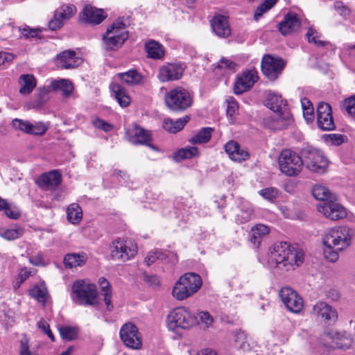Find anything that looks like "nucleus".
Instances as JSON below:
<instances>
[{"label":"nucleus","instance_id":"nucleus-39","mask_svg":"<svg viewBox=\"0 0 355 355\" xmlns=\"http://www.w3.org/2000/svg\"><path fill=\"white\" fill-rule=\"evenodd\" d=\"M169 256L176 257V255L172 252H168V254H166L161 250H156L150 251L145 257V262L148 266H150L155 263L156 260L164 261L166 258L169 257Z\"/></svg>","mask_w":355,"mask_h":355},{"label":"nucleus","instance_id":"nucleus-29","mask_svg":"<svg viewBox=\"0 0 355 355\" xmlns=\"http://www.w3.org/2000/svg\"><path fill=\"white\" fill-rule=\"evenodd\" d=\"M20 85L19 93L23 95L29 94L36 87L37 81L35 78L31 74H24L19 78Z\"/></svg>","mask_w":355,"mask_h":355},{"label":"nucleus","instance_id":"nucleus-53","mask_svg":"<svg viewBox=\"0 0 355 355\" xmlns=\"http://www.w3.org/2000/svg\"><path fill=\"white\" fill-rule=\"evenodd\" d=\"M92 125L96 128L102 130L104 132H110L113 129L112 125L100 118H96L94 119L92 121Z\"/></svg>","mask_w":355,"mask_h":355},{"label":"nucleus","instance_id":"nucleus-48","mask_svg":"<svg viewBox=\"0 0 355 355\" xmlns=\"http://www.w3.org/2000/svg\"><path fill=\"white\" fill-rule=\"evenodd\" d=\"M30 295L36 299L37 301L45 303L47 297V293L46 289L40 286H35L29 291Z\"/></svg>","mask_w":355,"mask_h":355},{"label":"nucleus","instance_id":"nucleus-40","mask_svg":"<svg viewBox=\"0 0 355 355\" xmlns=\"http://www.w3.org/2000/svg\"><path fill=\"white\" fill-rule=\"evenodd\" d=\"M211 131L212 128H204L196 135L192 137L189 139V141L193 144L206 143L211 139Z\"/></svg>","mask_w":355,"mask_h":355},{"label":"nucleus","instance_id":"nucleus-37","mask_svg":"<svg viewBox=\"0 0 355 355\" xmlns=\"http://www.w3.org/2000/svg\"><path fill=\"white\" fill-rule=\"evenodd\" d=\"M51 90V85L39 87L37 90V98L33 102L32 107L38 108L44 105L49 99V94Z\"/></svg>","mask_w":355,"mask_h":355},{"label":"nucleus","instance_id":"nucleus-64","mask_svg":"<svg viewBox=\"0 0 355 355\" xmlns=\"http://www.w3.org/2000/svg\"><path fill=\"white\" fill-rule=\"evenodd\" d=\"M3 210L4 211L5 214L10 218L17 219L21 215L18 210L11 209L7 202L5 208H3Z\"/></svg>","mask_w":355,"mask_h":355},{"label":"nucleus","instance_id":"nucleus-31","mask_svg":"<svg viewBox=\"0 0 355 355\" xmlns=\"http://www.w3.org/2000/svg\"><path fill=\"white\" fill-rule=\"evenodd\" d=\"M87 256L85 252L71 253L64 256V263L69 268L80 266L85 263Z\"/></svg>","mask_w":355,"mask_h":355},{"label":"nucleus","instance_id":"nucleus-41","mask_svg":"<svg viewBox=\"0 0 355 355\" xmlns=\"http://www.w3.org/2000/svg\"><path fill=\"white\" fill-rule=\"evenodd\" d=\"M225 150L228 155H249V153L245 150L241 149L239 144L234 141L230 140L225 145Z\"/></svg>","mask_w":355,"mask_h":355},{"label":"nucleus","instance_id":"nucleus-62","mask_svg":"<svg viewBox=\"0 0 355 355\" xmlns=\"http://www.w3.org/2000/svg\"><path fill=\"white\" fill-rule=\"evenodd\" d=\"M227 114L230 116H232L236 110L238 109V103L234 99L233 97L229 98L227 100Z\"/></svg>","mask_w":355,"mask_h":355},{"label":"nucleus","instance_id":"nucleus-6","mask_svg":"<svg viewBox=\"0 0 355 355\" xmlns=\"http://www.w3.org/2000/svg\"><path fill=\"white\" fill-rule=\"evenodd\" d=\"M352 238V232L349 228L345 226L335 227L325 234L323 244L341 251L350 245Z\"/></svg>","mask_w":355,"mask_h":355},{"label":"nucleus","instance_id":"nucleus-28","mask_svg":"<svg viewBox=\"0 0 355 355\" xmlns=\"http://www.w3.org/2000/svg\"><path fill=\"white\" fill-rule=\"evenodd\" d=\"M270 229L268 226L263 224H258L251 229V236L250 241L255 248H259L261 243L263 236L268 234Z\"/></svg>","mask_w":355,"mask_h":355},{"label":"nucleus","instance_id":"nucleus-13","mask_svg":"<svg viewBox=\"0 0 355 355\" xmlns=\"http://www.w3.org/2000/svg\"><path fill=\"white\" fill-rule=\"evenodd\" d=\"M12 125L15 129L25 133L39 136L43 135L49 129V125L46 123L37 121L32 123L19 119H13Z\"/></svg>","mask_w":355,"mask_h":355},{"label":"nucleus","instance_id":"nucleus-10","mask_svg":"<svg viewBox=\"0 0 355 355\" xmlns=\"http://www.w3.org/2000/svg\"><path fill=\"white\" fill-rule=\"evenodd\" d=\"M279 295L289 311L299 313L302 311L304 300L297 291L290 287H284L279 291Z\"/></svg>","mask_w":355,"mask_h":355},{"label":"nucleus","instance_id":"nucleus-51","mask_svg":"<svg viewBox=\"0 0 355 355\" xmlns=\"http://www.w3.org/2000/svg\"><path fill=\"white\" fill-rule=\"evenodd\" d=\"M338 251L340 250L335 249V247L324 246V256L330 262H335L338 259Z\"/></svg>","mask_w":355,"mask_h":355},{"label":"nucleus","instance_id":"nucleus-2","mask_svg":"<svg viewBox=\"0 0 355 355\" xmlns=\"http://www.w3.org/2000/svg\"><path fill=\"white\" fill-rule=\"evenodd\" d=\"M266 105L273 112L263 119L265 127L272 130H282L290 125L293 116L286 101L280 95L270 92L267 95Z\"/></svg>","mask_w":355,"mask_h":355},{"label":"nucleus","instance_id":"nucleus-36","mask_svg":"<svg viewBox=\"0 0 355 355\" xmlns=\"http://www.w3.org/2000/svg\"><path fill=\"white\" fill-rule=\"evenodd\" d=\"M68 220L73 224H78L83 218L82 209L77 203L71 204L67 209Z\"/></svg>","mask_w":355,"mask_h":355},{"label":"nucleus","instance_id":"nucleus-20","mask_svg":"<svg viewBox=\"0 0 355 355\" xmlns=\"http://www.w3.org/2000/svg\"><path fill=\"white\" fill-rule=\"evenodd\" d=\"M311 314L325 321H336L338 318L336 309L323 301H319L313 306Z\"/></svg>","mask_w":355,"mask_h":355},{"label":"nucleus","instance_id":"nucleus-18","mask_svg":"<svg viewBox=\"0 0 355 355\" xmlns=\"http://www.w3.org/2000/svg\"><path fill=\"white\" fill-rule=\"evenodd\" d=\"M278 162L281 171L288 176L297 175L304 165L302 157H279Z\"/></svg>","mask_w":355,"mask_h":355},{"label":"nucleus","instance_id":"nucleus-3","mask_svg":"<svg viewBox=\"0 0 355 355\" xmlns=\"http://www.w3.org/2000/svg\"><path fill=\"white\" fill-rule=\"evenodd\" d=\"M200 276L194 272L182 275L175 284L172 295L178 300H184L197 293L202 286Z\"/></svg>","mask_w":355,"mask_h":355},{"label":"nucleus","instance_id":"nucleus-57","mask_svg":"<svg viewBox=\"0 0 355 355\" xmlns=\"http://www.w3.org/2000/svg\"><path fill=\"white\" fill-rule=\"evenodd\" d=\"M334 7L338 13L344 17L350 15V10L342 1H336L334 4Z\"/></svg>","mask_w":355,"mask_h":355},{"label":"nucleus","instance_id":"nucleus-58","mask_svg":"<svg viewBox=\"0 0 355 355\" xmlns=\"http://www.w3.org/2000/svg\"><path fill=\"white\" fill-rule=\"evenodd\" d=\"M252 216V210L248 209L246 210H241L239 214H237V220L240 223H244L251 220Z\"/></svg>","mask_w":355,"mask_h":355},{"label":"nucleus","instance_id":"nucleus-47","mask_svg":"<svg viewBox=\"0 0 355 355\" xmlns=\"http://www.w3.org/2000/svg\"><path fill=\"white\" fill-rule=\"evenodd\" d=\"M341 107L350 116L355 117V95L345 99Z\"/></svg>","mask_w":355,"mask_h":355},{"label":"nucleus","instance_id":"nucleus-9","mask_svg":"<svg viewBox=\"0 0 355 355\" xmlns=\"http://www.w3.org/2000/svg\"><path fill=\"white\" fill-rule=\"evenodd\" d=\"M119 336L123 343L132 349L142 347V337L138 328L132 322L125 323L120 329Z\"/></svg>","mask_w":355,"mask_h":355},{"label":"nucleus","instance_id":"nucleus-17","mask_svg":"<svg viewBox=\"0 0 355 355\" xmlns=\"http://www.w3.org/2000/svg\"><path fill=\"white\" fill-rule=\"evenodd\" d=\"M318 211L325 217L333 220L342 219L347 216L345 207L339 203L329 201L324 202L317 206Z\"/></svg>","mask_w":355,"mask_h":355},{"label":"nucleus","instance_id":"nucleus-33","mask_svg":"<svg viewBox=\"0 0 355 355\" xmlns=\"http://www.w3.org/2000/svg\"><path fill=\"white\" fill-rule=\"evenodd\" d=\"M111 89L114 94V97L121 107H127L130 103V98L125 89L119 84H112Z\"/></svg>","mask_w":355,"mask_h":355},{"label":"nucleus","instance_id":"nucleus-8","mask_svg":"<svg viewBox=\"0 0 355 355\" xmlns=\"http://www.w3.org/2000/svg\"><path fill=\"white\" fill-rule=\"evenodd\" d=\"M110 250L113 259L126 261L135 256L137 246L130 239H118L112 242Z\"/></svg>","mask_w":355,"mask_h":355},{"label":"nucleus","instance_id":"nucleus-27","mask_svg":"<svg viewBox=\"0 0 355 355\" xmlns=\"http://www.w3.org/2000/svg\"><path fill=\"white\" fill-rule=\"evenodd\" d=\"M128 38V35L114 36L105 33L103 35V46L106 50H116L120 48L125 41Z\"/></svg>","mask_w":355,"mask_h":355},{"label":"nucleus","instance_id":"nucleus-7","mask_svg":"<svg viewBox=\"0 0 355 355\" xmlns=\"http://www.w3.org/2000/svg\"><path fill=\"white\" fill-rule=\"evenodd\" d=\"M196 322V317L184 306L177 307L171 311L166 318L167 327L172 331L189 329Z\"/></svg>","mask_w":355,"mask_h":355},{"label":"nucleus","instance_id":"nucleus-61","mask_svg":"<svg viewBox=\"0 0 355 355\" xmlns=\"http://www.w3.org/2000/svg\"><path fill=\"white\" fill-rule=\"evenodd\" d=\"M199 318L202 323L205 324L206 327H209L214 322L212 316L207 311L200 312Z\"/></svg>","mask_w":355,"mask_h":355},{"label":"nucleus","instance_id":"nucleus-50","mask_svg":"<svg viewBox=\"0 0 355 355\" xmlns=\"http://www.w3.org/2000/svg\"><path fill=\"white\" fill-rule=\"evenodd\" d=\"M20 355H38L35 351L30 349L29 341L26 336H23L20 340L19 347Z\"/></svg>","mask_w":355,"mask_h":355},{"label":"nucleus","instance_id":"nucleus-30","mask_svg":"<svg viewBox=\"0 0 355 355\" xmlns=\"http://www.w3.org/2000/svg\"><path fill=\"white\" fill-rule=\"evenodd\" d=\"M189 119L190 117L189 116L178 119L175 121L170 118H166L164 120L163 127L166 131L171 133H175L181 130Z\"/></svg>","mask_w":355,"mask_h":355},{"label":"nucleus","instance_id":"nucleus-24","mask_svg":"<svg viewBox=\"0 0 355 355\" xmlns=\"http://www.w3.org/2000/svg\"><path fill=\"white\" fill-rule=\"evenodd\" d=\"M300 26V21L294 13H288L282 21L279 24V30L283 35L296 31Z\"/></svg>","mask_w":355,"mask_h":355},{"label":"nucleus","instance_id":"nucleus-11","mask_svg":"<svg viewBox=\"0 0 355 355\" xmlns=\"http://www.w3.org/2000/svg\"><path fill=\"white\" fill-rule=\"evenodd\" d=\"M284 61L280 58L267 55L263 57L261 70L263 73L270 80H276L285 67Z\"/></svg>","mask_w":355,"mask_h":355},{"label":"nucleus","instance_id":"nucleus-23","mask_svg":"<svg viewBox=\"0 0 355 355\" xmlns=\"http://www.w3.org/2000/svg\"><path fill=\"white\" fill-rule=\"evenodd\" d=\"M329 163L326 157H304V165L310 171L318 173H324Z\"/></svg>","mask_w":355,"mask_h":355},{"label":"nucleus","instance_id":"nucleus-14","mask_svg":"<svg viewBox=\"0 0 355 355\" xmlns=\"http://www.w3.org/2000/svg\"><path fill=\"white\" fill-rule=\"evenodd\" d=\"M184 71V68L180 64L168 63L159 68L157 78L162 83L180 80Z\"/></svg>","mask_w":355,"mask_h":355},{"label":"nucleus","instance_id":"nucleus-56","mask_svg":"<svg viewBox=\"0 0 355 355\" xmlns=\"http://www.w3.org/2000/svg\"><path fill=\"white\" fill-rule=\"evenodd\" d=\"M35 270L28 269L26 267L22 268L18 273V279H19L17 287H19L20 284L26 280L30 276L35 275Z\"/></svg>","mask_w":355,"mask_h":355},{"label":"nucleus","instance_id":"nucleus-49","mask_svg":"<svg viewBox=\"0 0 355 355\" xmlns=\"http://www.w3.org/2000/svg\"><path fill=\"white\" fill-rule=\"evenodd\" d=\"M59 332L62 339L66 340H72L76 337V329L69 326H62L59 327Z\"/></svg>","mask_w":355,"mask_h":355},{"label":"nucleus","instance_id":"nucleus-15","mask_svg":"<svg viewBox=\"0 0 355 355\" xmlns=\"http://www.w3.org/2000/svg\"><path fill=\"white\" fill-rule=\"evenodd\" d=\"M106 17L107 15L103 9L91 5H85L79 13V18L82 22L92 26L100 24Z\"/></svg>","mask_w":355,"mask_h":355},{"label":"nucleus","instance_id":"nucleus-32","mask_svg":"<svg viewBox=\"0 0 355 355\" xmlns=\"http://www.w3.org/2000/svg\"><path fill=\"white\" fill-rule=\"evenodd\" d=\"M53 91H61L64 97L69 96L73 91V85L71 81L66 79L54 80L51 83Z\"/></svg>","mask_w":355,"mask_h":355},{"label":"nucleus","instance_id":"nucleus-22","mask_svg":"<svg viewBox=\"0 0 355 355\" xmlns=\"http://www.w3.org/2000/svg\"><path fill=\"white\" fill-rule=\"evenodd\" d=\"M62 182V175L58 171L53 170L42 174L37 180L40 187L50 189L58 187Z\"/></svg>","mask_w":355,"mask_h":355},{"label":"nucleus","instance_id":"nucleus-43","mask_svg":"<svg viewBox=\"0 0 355 355\" xmlns=\"http://www.w3.org/2000/svg\"><path fill=\"white\" fill-rule=\"evenodd\" d=\"M312 194L313 197L321 201H325L330 197V192L329 189L322 185H315L312 189Z\"/></svg>","mask_w":355,"mask_h":355},{"label":"nucleus","instance_id":"nucleus-55","mask_svg":"<svg viewBox=\"0 0 355 355\" xmlns=\"http://www.w3.org/2000/svg\"><path fill=\"white\" fill-rule=\"evenodd\" d=\"M200 153L199 148L196 146L185 147L178 149L174 155H196Z\"/></svg>","mask_w":355,"mask_h":355},{"label":"nucleus","instance_id":"nucleus-60","mask_svg":"<svg viewBox=\"0 0 355 355\" xmlns=\"http://www.w3.org/2000/svg\"><path fill=\"white\" fill-rule=\"evenodd\" d=\"M64 21V20L61 18V17L56 16V12H55L53 19H52L49 23V27L51 30L55 31L63 26Z\"/></svg>","mask_w":355,"mask_h":355},{"label":"nucleus","instance_id":"nucleus-21","mask_svg":"<svg viewBox=\"0 0 355 355\" xmlns=\"http://www.w3.org/2000/svg\"><path fill=\"white\" fill-rule=\"evenodd\" d=\"M213 32L219 37L227 38L231 35L228 17L223 15H216L210 21Z\"/></svg>","mask_w":355,"mask_h":355},{"label":"nucleus","instance_id":"nucleus-54","mask_svg":"<svg viewBox=\"0 0 355 355\" xmlns=\"http://www.w3.org/2000/svg\"><path fill=\"white\" fill-rule=\"evenodd\" d=\"M302 107L303 109V114L305 118V119L307 121H312L313 118V107H306V103L310 104V101L304 98L302 100Z\"/></svg>","mask_w":355,"mask_h":355},{"label":"nucleus","instance_id":"nucleus-45","mask_svg":"<svg viewBox=\"0 0 355 355\" xmlns=\"http://www.w3.org/2000/svg\"><path fill=\"white\" fill-rule=\"evenodd\" d=\"M280 191L275 187H268L259 191V194L265 200L273 202L279 196Z\"/></svg>","mask_w":355,"mask_h":355},{"label":"nucleus","instance_id":"nucleus-59","mask_svg":"<svg viewBox=\"0 0 355 355\" xmlns=\"http://www.w3.org/2000/svg\"><path fill=\"white\" fill-rule=\"evenodd\" d=\"M290 336L291 331H289V329L285 332H282L279 331H277L275 334L277 344H285L288 340Z\"/></svg>","mask_w":355,"mask_h":355},{"label":"nucleus","instance_id":"nucleus-12","mask_svg":"<svg viewBox=\"0 0 355 355\" xmlns=\"http://www.w3.org/2000/svg\"><path fill=\"white\" fill-rule=\"evenodd\" d=\"M317 123L320 129L330 131L335 129L336 125L332 116L331 107L329 103L320 102L317 107Z\"/></svg>","mask_w":355,"mask_h":355},{"label":"nucleus","instance_id":"nucleus-42","mask_svg":"<svg viewBox=\"0 0 355 355\" xmlns=\"http://www.w3.org/2000/svg\"><path fill=\"white\" fill-rule=\"evenodd\" d=\"M56 16H60L64 20L70 19L76 12V8L73 4L62 5L55 11Z\"/></svg>","mask_w":355,"mask_h":355},{"label":"nucleus","instance_id":"nucleus-5","mask_svg":"<svg viewBox=\"0 0 355 355\" xmlns=\"http://www.w3.org/2000/svg\"><path fill=\"white\" fill-rule=\"evenodd\" d=\"M164 101L169 110L181 112L191 106L193 97L188 89L179 86L166 93Z\"/></svg>","mask_w":355,"mask_h":355},{"label":"nucleus","instance_id":"nucleus-35","mask_svg":"<svg viewBox=\"0 0 355 355\" xmlns=\"http://www.w3.org/2000/svg\"><path fill=\"white\" fill-rule=\"evenodd\" d=\"M119 76L123 83L130 86L139 85L142 80V76L133 69L119 73Z\"/></svg>","mask_w":355,"mask_h":355},{"label":"nucleus","instance_id":"nucleus-38","mask_svg":"<svg viewBox=\"0 0 355 355\" xmlns=\"http://www.w3.org/2000/svg\"><path fill=\"white\" fill-rule=\"evenodd\" d=\"M105 33L114 35H128V32L125 30V24L121 19H118L107 28Z\"/></svg>","mask_w":355,"mask_h":355},{"label":"nucleus","instance_id":"nucleus-1","mask_svg":"<svg viewBox=\"0 0 355 355\" xmlns=\"http://www.w3.org/2000/svg\"><path fill=\"white\" fill-rule=\"evenodd\" d=\"M269 261L275 268L288 271L300 266L304 258L302 250L286 242L275 243L270 248Z\"/></svg>","mask_w":355,"mask_h":355},{"label":"nucleus","instance_id":"nucleus-34","mask_svg":"<svg viewBox=\"0 0 355 355\" xmlns=\"http://www.w3.org/2000/svg\"><path fill=\"white\" fill-rule=\"evenodd\" d=\"M99 285L101 289V293L103 295V300L106 305L107 309L110 311L113 309L112 304V290L108 281L104 278L101 277L98 280Z\"/></svg>","mask_w":355,"mask_h":355},{"label":"nucleus","instance_id":"nucleus-44","mask_svg":"<svg viewBox=\"0 0 355 355\" xmlns=\"http://www.w3.org/2000/svg\"><path fill=\"white\" fill-rule=\"evenodd\" d=\"M23 234L24 230L21 227L0 230V236L8 241L17 239L21 237Z\"/></svg>","mask_w":355,"mask_h":355},{"label":"nucleus","instance_id":"nucleus-26","mask_svg":"<svg viewBox=\"0 0 355 355\" xmlns=\"http://www.w3.org/2000/svg\"><path fill=\"white\" fill-rule=\"evenodd\" d=\"M145 50L147 53V57L153 60L162 59L165 53L163 46L153 40L146 42Z\"/></svg>","mask_w":355,"mask_h":355},{"label":"nucleus","instance_id":"nucleus-4","mask_svg":"<svg viewBox=\"0 0 355 355\" xmlns=\"http://www.w3.org/2000/svg\"><path fill=\"white\" fill-rule=\"evenodd\" d=\"M72 297L76 304L95 306L99 304L96 286L85 279L76 281L72 286Z\"/></svg>","mask_w":355,"mask_h":355},{"label":"nucleus","instance_id":"nucleus-19","mask_svg":"<svg viewBox=\"0 0 355 355\" xmlns=\"http://www.w3.org/2000/svg\"><path fill=\"white\" fill-rule=\"evenodd\" d=\"M126 136L128 141L133 144H145L153 148L155 152L160 153L156 146L150 144L151 136L144 128L135 125L132 129L126 131Z\"/></svg>","mask_w":355,"mask_h":355},{"label":"nucleus","instance_id":"nucleus-46","mask_svg":"<svg viewBox=\"0 0 355 355\" xmlns=\"http://www.w3.org/2000/svg\"><path fill=\"white\" fill-rule=\"evenodd\" d=\"M277 0H265L260 6H259L254 12V18L258 20L265 12L269 10L275 6Z\"/></svg>","mask_w":355,"mask_h":355},{"label":"nucleus","instance_id":"nucleus-52","mask_svg":"<svg viewBox=\"0 0 355 355\" xmlns=\"http://www.w3.org/2000/svg\"><path fill=\"white\" fill-rule=\"evenodd\" d=\"M306 36L308 39L309 42L314 43L318 46H323L325 44L324 42L317 39L318 37V33L315 30L311 28H309L306 34Z\"/></svg>","mask_w":355,"mask_h":355},{"label":"nucleus","instance_id":"nucleus-63","mask_svg":"<svg viewBox=\"0 0 355 355\" xmlns=\"http://www.w3.org/2000/svg\"><path fill=\"white\" fill-rule=\"evenodd\" d=\"M247 340V334L245 331L239 330L235 334V342L239 343L241 347H245V343Z\"/></svg>","mask_w":355,"mask_h":355},{"label":"nucleus","instance_id":"nucleus-25","mask_svg":"<svg viewBox=\"0 0 355 355\" xmlns=\"http://www.w3.org/2000/svg\"><path fill=\"white\" fill-rule=\"evenodd\" d=\"M58 59L60 61V67L62 69L75 68L81 62L80 59L76 56V53L73 51L62 52L58 55Z\"/></svg>","mask_w":355,"mask_h":355},{"label":"nucleus","instance_id":"nucleus-16","mask_svg":"<svg viewBox=\"0 0 355 355\" xmlns=\"http://www.w3.org/2000/svg\"><path fill=\"white\" fill-rule=\"evenodd\" d=\"M258 80V73L255 69H250L237 76L234 91L236 94H241L251 89Z\"/></svg>","mask_w":355,"mask_h":355}]
</instances>
